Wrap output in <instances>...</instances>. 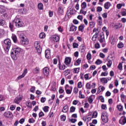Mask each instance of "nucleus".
I'll return each mask as SVG.
<instances>
[{
    "label": "nucleus",
    "mask_w": 126,
    "mask_h": 126,
    "mask_svg": "<svg viewBox=\"0 0 126 126\" xmlns=\"http://www.w3.org/2000/svg\"><path fill=\"white\" fill-rule=\"evenodd\" d=\"M23 50H22L20 47L18 46H14L11 52V58H12V55H14V56H15L14 58V60H17V57L20 55V53L23 52Z\"/></svg>",
    "instance_id": "obj_1"
},
{
    "label": "nucleus",
    "mask_w": 126,
    "mask_h": 126,
    "mask_svg": "<svg viewBox=\"0 0 126 126\" xmlns=\"http://www.w3.org/2000/svg\"><path fill=\"white\" fill-rule=\"evenodd\" d=\"M4 50L6 52H8L10 47H11V40L9 39H6L4 40Z\"/></svg>",
    "instance_id": "obj_2"
},
{
    "label": "nucleus",
    "mask_w": 126,
    "mask_h": 126,
    "mask_svg": "<svg viewBox=\"0 0 126 126\" xmlns=\"http://www.w3.org/2000/svg\"><path fill=\"white\" fill-rule=\"evenodd\" d=\"M20 38L21 39V43L22 44V45H28V44H29V40L25 37L24 33H22L20 34Z\"/></svg>",
    "instance_id": "obj_3"
},
{
    "label": "nucleus",
    "mask_w": 126,
    "mask_h": 126,
    "mask_svg": "<svg viewBox=\"0 0 126 126\" xmlns=\"http://www.w3.org/2000/svg\"><path fill=\"white\" fill-rule=\"evenodd\" d=\"M14 23H15V26L17 27L18 28H19L20 27H22V22L20 20V19L18 18H15L14 20Z\"/></svg>",
    "instance_id": "obj_4"
},
{
    "label": "nucleus",
    "mask_w": 126,
    "mask_h": 126,
    "mask_svg": "<svg viewBox=\"0 0 126 126\" xmlns=\"http://www.w3.org/2000/svg\"><path fill=\"white\" fill-rule=\"evenodd\" d=\"M34 47L38 54H40L42 52V48L40 47V41H35L34 42Z\"/></svg>",
    "instance_id": "obj_5"
},
{
    "label": "nucleus",
    "mask_w": 126,
    "mask_h": 126,
    "mask_svg": "<svg viewBox=\"0 0 126 126\" xmlns=\"http://www.w3.org/2000/svg\"><path fill=\"white\" fill-rule=\"evenodd\" d=\"M101 119L103 123H108V122H109V116L108 115V113L106 112L103 113L101 115Z\"/></svg>",
    "instance_id": "obj_6"
},
{
    "label": "nucleus",
    "mask_w": 126,
    "mask_h": 126,
    "mask_svg": "<svg viewBox=\"0 0 126 126\" xmlns=\"http://www.w3.org/2000/svg\"><path fill=\"white\" fill-rule=\"evenodd\" d=\"M59 63L58 64V67L60 70H64L65 69V64L64 63H61V61L60 60V57L58 56Z\"/></svg>",
    "instance_id": "obj_7"
},
{
    "label": "nucleus",
    "mask_w": 126,
    "mask_h": 126,
    "mask_svg": "<svg viewBox=\"0 0 126 126\" xmlns=\"http://www.w3.org/2000/svg\"><path fill=\"white\" fill-rule=\"evenodd\" d=\"M50 73V69L48 67H45L43 69V74L44 76H48Z\"/></svg>",
    "instance_id": "obj_8"
},
{
    "label": "nucleus",
    "mask_w": 126,
    "mask_h": 126,
    "mask_svg": "<svg viewBox=\"0 0 126 126\" xmlns=\"http://www.w3.org/2000/svg\"><path fill=\"white\" fill-rule=\"evenodd\" d=\"M3 116L5 118H13V114L10 112H5Z\"/></svg>",
    "instance_id": "obj_9"
},
{
    "label": "nucleus",
    "mask_w": 126,
    "mask_h": 126,
    "mask_svg": "<svg viewBox=\"0 0 126 126\" xmlns=\"http://www.w3.org/2000/svg\"><path fill=\"white\" fill-rule=\"evenodd\" d=\"M70 63H71V58L70 57H67L65 58L64 60V63L66 65H68L70 64Z\"/></svg>",
    "instance_id": "obj_10"
},
{
    "label": "nucleus",
    "mask_w": 126,
    "mask_h": 126,
    "mask_svg": "<svg viewBox=\"0 0 126 126\" xmlns=\"http://www.w3.org/2000/svg\"><path fill=\"white\" fill-rule=\"evenodd\" d=\"M58 14L59 15H63V8L62 6H59L58 9Z\"/></svg>",
    "instance_id": "obj_11"
},
{
    "label": "nucleus",
    "mask_w": 126,
    "mask_h": 126,
    "mask_svg": "<svg viewBox=\"0 0 126 126\" xmlns=\"http://www.w3.org/2000/svg\"><path fill=\"white\" fill-rule=\"evenodd\" d=\"M46 59H50L51 58V51L49 50H46L45 52Z\"/></svg>",
    "instance_id": "obj_12"
},
{
    "label": "nucleus",
    "mask_w": 126,
    "mask_h": 126,
    "mask_svg": "<svg viewBox=\"0 0 126 126\" xmlns=\"http://www.w3.org/2000/svg\"><path fill=\"white\" fill-rule=\"evenodd\" d=\"M21 100H22V97L18 96L15 98V99L14 100V102L16 104H19V103H20V102H21Z\"/></svg>",
    "instance_id": "obj_13"
},
{
    "label": "nucleus",
    "mask_w": 126,
    "mask_h": 126,
    "mask_svg": "<svg viewBox=\"0 0 126 126\" xmlns=\"http://www.w3.org/2000/svg\"><path fill=\"white\" fill-rule=\"evenodd\" d=\"M119 124H121V125H125V124H126V117H122L121 119L119 120Z\"/></svg>",
    "instance_id": "obj_14"
},
{
    "label": "nucleus",
    "mask_w": 126,
    "mask_h": 126,
    "mask_svg": "<svg viewBox=\"0 0 126 126\" xmlns=\"http://www.w3.org/2000/svg\"><path fill=\"white\" fill-rule=\"evenodd\" d=\"M52 40L54 42H59L60 41V36L57 35H53L52 36Z\"/></svg>",
    "instance_id": "obj_15"
},
{
    "label": "nucleus",
    "mask_w": 126,
    "mask_h": 126,
    "mask_svg": "<svg viewBox=\"0 0 126 126\" xmlns=\"http://www.w3.org/2000/svg\"><path fill=\"white\" fill-rule=\"evenodd\" d=\"M68 87H69L68 86V85H66L65 86V92H66V94H71V90L68 89Z\"/></svg>",
    "instance_id": "obj_16"
},
{
    "label": "nucleus",
    "mask_w": 126,
    "mask_h": 126,
    "mask_svg": "<svg viewBox=\"0 0 126 126\" xmlns=\"http://www.w3.org/2000/svg\"><path fill=\"white\" fill-rule=\"evenodd\" d=\"M32 72L34 74H38L40 72V68L38 67H36L33 70H32Z\"/></svg>",
    "instance_id": "obj_17"
},
{
    "label": "nucleus",
    "mask_w": 126,
    "mask_h": 126,
    "mask_svg": "<svg viewBox=\"0 0 126 126\" xmlns=\"http://www.w3.org/2000/svg\"><path fill=\"white\" fill-rule=\"evenodd\" d=\"M111 6V3L110 2H107L104 4V8L105 9H109Z\"/></svg>",
    "instance_id": "obj_18"
},
{
    "label": "nucleus",
    "mask_w": 126,
    "mask_h": 126,
    "mask_svg": "<svg viewBox=\"0 0 126 126\" xmlns=\"http://www.w3.org/2000/svg\"><path fill=\"white\" fill-rule=\"evenodd\" d=\"M11 38L14 43H17L18 42L17 36L15 34H12Z\"/></svg>",
    "instance_id": "obj_19"
},
{
    "label": "nucleus",
    "mask_w": 126,
    "mask_h": 126,
    "mask_svg": "<svg viewBox=\"0 0 126 126\" xmlns=\"http://www.w3.org/2000/svg\"><path fill=\"white\" fill-rule=\"evenodd\" d=\"M85 28V26L84 25V24H81L78 28L79 31L83 32V31H84V29Z\"/></svg>",
    "instance_id": "obj_20"
},
{
    "label": "nucleus",
    "mask_w": 126,
    "mask_h": 126,
    "mask_svg": "<svg viewBox=\"0 0 126 126\" xmlns=\"http://www.w3.org/2000/svg\"><path fill=\"white\" fill-rule=\"evenodd\" d=\"M104 90H105V87L100 86L98 88L97 93H100V92L104 91Z\"/></svg>",
    "instance_id": "obj_21"
},
{
    "label": "nucleus",
    "mask_w": 126,
    "mask_h": 126,
    "mask_svg": "<svg viewBox=\"0 0 126 126\" xmlns=\"http://www.w3.org/2000/svg\"><path fill=\"white\" fill-rule=\"evenodd\" d=\"M68 111V106L67 105H65L62 109V112H63V113H67Z\"/></svg>",
    "instance_id": "obj_22"
},
{
    "label": "nucleus",
    "mask_w": 126,
    "mask_h": 126,
    "mask_svg": "<svg viewBox=\"0 0 126 126\" xmlns=\"http://www.w3.org/2000/svg\"><path fill=\"white\" fill-rule=\"evenodd\" d=\"M6 10L5 9V7L3 6H0V12L1 13H4Z\"/></svg>",
    "instance_id": "obj_23"
},
{
    "label": "nucleus",
    "mask_w": 126,
    "mask_h": 126,
    "mask_svg": "<svg viewBox=\"0 0 126 126\" xmlns=\"http://www.w3.org/2000/svg\"><path fill=\"white\" fill-rule=\"evenodd\" d=\"M77 27L72 25L70 28V31H76Z\"/></svg>",
    "instance_id": "obj_24"
},
{
    "label": "nucleus",
    "mask_w": 126,
    "mask_h": 126,
    "mask_svg": "<svg viewBox=\"0 0 126 126\" xmlns=\"http://www.w3.org/2000/svg\"><path fill=\"white\" fill-rule=\"evenodd\" d=\"M38 8L40 10H42V9H44V5H43V3H39L38 4Z\"/></svg>",
    "instance_id": "obj_25"
},
{
    "label": "nucleus",
    "mask_w": 126,
    "mask_h": 126,
    "mask_svg": "<svg viewBox=\"0 0 126 126\" xmlns=\"http://www.w3.org/2000/svg\"><path fill=\"white\" fill-rule=\"evenodd\" d=\"M89 26L91 28L95 27V22L92 21L89 22Z\"/></svg>",
    "instance_id": "obj_26"
},
{
    "label": "nucleus",
    "mask_w": 126,
    "mask_h": 126,
    "mask_svg": "<svg viewBox=\"0 0 126 126\" xmlns=\"http://www.w3.org/2000/svg\"><path fill=\"white\" fill-rule=\"evenodd\" d=\"M120 97L121 98V101L123 102V103H124V102H125V100L126 99V95H125V94L122 93L120 95Z\"/></svg>",
    "instance_id": "obj_27"
},
{
    "label": "nucleus",
    "mask_w": 126,
    "mask_h": 126,
    "mask_svg": "<svg viewBox=\"0 0 126 126\" xmlns=\"http://www.w3.org/2000/svg\"><path fill=\"white\" fill-rule=\"evenodd\" d=\"M79 98L80 99H84V98H85V95L82 94V92H81V91H79Z\"/></svg>",
    "instance_id": "obj_28"
},
{
    "label": "nucleus",
    "mask_w": 126,
    "mask_h": 126,
    "mask_svg": "<svg viewBox=\"0 0 126 126\" xmlns=\"http://www.w3.org/2000/svg\"><path fill=\"white\" fill-rule=\"evenodd\" d=\"M97 37H98V33H95V34L94 35H93V36L92 37V41L94 42V41H95L96 40H97Z\"/></svg>",
    "instance_id": "obj_29"
},
{
    "label": "nucleus",
    "mask_w": 126,
    "mask_h": 126,
    "mask_svg": "<svg viewBox=\"0 0 126 126\" xmlns=\"http://www.w3.org/2000/svg\"><path fill=\"white\" fill-rule=\"evenodd\" d=\"M100 81L102 83H107L108 82V80L107 79V78H102L100 79Z\"/></svg>",
    "instance_id": "obj_30"
},
{
    "label": "nucleus",
    "mask_w": 126,
    "mask_h": 126,
    "mask_svg": "<svg viewBox=\"0 0 126 126\" xmlns=\"http://www.w3.org/2000/svg\"><path fill=\"white\" fill-rule=\"evenodd\" d=\"M97 22L99 25H101V24L103 23V20L102 19V17L101 16H98V20H97Z\"/></svg>",
    "instance_id": "obj_31"
},
{
    "label": "nucleus",
    "mask_w": 126,
    "mask_h": 126,
    "mask_svg": "<svg viewBox=\"0 0 126 126\" xmlns=\"http://www.w3.org/2000/svg\"><path fill=\"white\" fill-rule=\"evenodd\" d=\"M46 37V34L44 32H41L39 34V38L40 39H44Z\"/></svg>",
    "instance_id": "obj_32"
},
{
    "label": "nucleus",
    "mask_w": 126,
    "mask_h": 126,
    "mask_svg": "<svg viewBox=\"0 0 126 126\" xmlns=\"http://www.w3.org/2000/svg\"><path fill=\"white\" fill-rule=\"evenodd\" d=\"M49 109H50L49 106H45L43 108V111L45 112V113H48L49 112Z\"/></svg>",
    "instance_id": "obj_33"
},
{
    "label": "nucleus",
    "mask_w": 126,
    "mask_h": 126,
    "mask_svg": "<svg viewBox=\"0 0 126 126\" xmlns=\"http://www.w3.org/2000/svg\"><path fill=\"white\" fill-rule=\"evenodd\" d=\"M9 27L11 30V31H12V30H13V27H14V26H13V23L12 22H9Z\"/></svg>",
    "instance_id": "obj_34"
},
{
    "label": "nucleus",
    "mask_w": 126,
    "mask_h": 126,
    "mask_svg": "<svg viewBox=\"0 0 126 126\" xmlns=\"http://www.w3.org/2000/svg\"><path fill=\"white\" fill-rule=\"evenodd\" d=\"M86 6H87V4L85 2H83V3H82L81 4L82 9H85V8H86Z\"/></svg>",
    "instance_id": "obj_35"
},
{
    "label": "nucleus",
    "mask_w": 126,
    "mask_h": 126,
    "mask_svg": "<svg viewBox=\"0 0 126 126\" xmlns=\"http://www.w3.org/2000/svg\"><path fill=\"white\" fill-rule=\"evenodd\" d=\"M97 116H98V113H97V112L95 111L93 113L92 118L94 119V118H97Z\"/></svg>",
    "instance_id": "obj_36"
},
{
    "label": "nucleus",
    "mask_w": 126,
    "mask_h": 126,
    "mask_svg": "<svg viewBox=\"0 0 126 126\" xmlns=\"http://www.w3.org/2000/svg\"><path fill=\"white\" fill-rule=\"evenodd\" d=\"M109 74V72L108 71L102 72L100 74V76H107Z\"/></svg>",
    "instance_id": "obj_37"
},
{
    "label": "nucleus",
    "mask_w": 126,
    "mask_h": 126,
    "mask_svg": "<svg viewBox=\"0 0 126 126\" xmlns=\"http://www.w3.org/2000/svg\"><path fill=\"white\" fill-rule=\"evenodd\" d=\"M86 87L87 89H91V82L86 84Z\"/></svg>",
    "instance_id": "obj_38"
},
{
    "label": "nucleus",
    "mask_w": 126,
    "mask_h": 126,
    "mask_svg": "<svg viewBox=\"0 0 126 126\" xmlns=\"http://www.w3.org/2000/svg\"><path fill=\"white\" fill-rule=\"evenodd\" d=\"M75 107L74 106H71L70 108V113H73L74 112H75Z\"/></svg>",
    "instance_id": "obj_39"
},
{
    "label": "nucleus",
    "mask_w": 126,
    "mask_h": 126,
    "mask_svg": "<svg viewBox=\"0 0 126 126\" xmlns=\"http://www.w3.org/2000/svg\"><path fill=\"white\" fill-rule=\"evenodd\" d=\"M121 14H122V16H126V9H122Z\"/></svg>",
    "instance_id": "obj_40"
},
{
    "label": "nucleus",
    "mask_w": 126,
    "mask_h": 126,
    "mask_svg": "<svg viewBox=\"0 0 126 126\" xmlns=\"http://www.w3.org/2000/svg\"><path fill=\"white\" fill-rule=\"evenodd\" d=\"M5 24V21L4 20H0V26H3Z\"/></svg>",
    "instance_id": "obj_41"
},
{
    "label": "nucleus",
    "mask_w": 126,
    "mask_h": 126,
    "mask_svg": "<svg viewBox=\"0 0 126 126\" xmlns=\"http://www.w3.org/2000/svg\"><path fill=\"white\" fill-rule=\"evenodd\" d=\"M80 13L83 14L84 15H86V14L87 13V11H84L83 9H81L80 11Z\"/></svg>",
    "instance_id": "obj_42"
},
{
    "label": "nucleus",
    "mask_w": 126,
    "mask_h": 126,
    "mask_svg": "<svg viewBox=\"0 0 126 126\" xmlns=\"http://www.w3.org/2000/svg\"><path fill=\"white\" fill-rule=\"evenodd\" d=\"M117 108L119 111H123V107L122 105H117Z\"/></svg>",
    "instance_id": "obj_43"
},
{
    "label": "nucleus",
    "mask_w": 126,
    "mask_h": 126,
    "mask_svg": "<svg viewBox=\"0 0 126 126\" xmlns=\"http://www.w3.org/2000/svg\"><path fill=\"white\" fill-rule=\"evenodd\" d=\"M118 68L119 70H122L123 69V64L122 63H120L118 65Z\"/></svg>",
    "instance_id": "obj_44"
},
{
    "label": "nucleus",
    "mask_w": 126,
    "mask_h": 126,
    "mask_svg": "<svg viewBox=\"0 0 126 126\" xmlns=\"http://www.w3.org/2000/svg\"><path fill=\"white\" fill-rule=\"evenodd\" d=\"M59 92L60 94H62V93L64 92V90L63 89V87H60Z\"/></svg>",
    "instance_id": "obj_45"
},
{
    "label": "nucleus",
    "mask_w": 126,
    "mask_h": 126,
    "mask_svg": "<svg viewBox=\"0 0 126 126\" xmlns=\"http://www.w3.org/2000/svg\"><path fill=\"white\" fill-rule=\"evenodd\" d=\"M107 65L108 67H111L112 66V61H108V63H107Z\"/></svg>",
    "instance_id": "obj_46"
},
{
    "label": "nucleus",
    "mask_w": 126,
    "mask_h": 126,
    "mask_svg": "<svg viewBox=\"0 0 126 126\" xmlns=\"http://www.w3.org/2000/svg\"><path fill=\"white\" fill-rule=\"evenodd\" d=\"M95 64H101L102 63V61L100 60L99 59H98L96 61L95 63Z\"/></svg>",
    "instance_id": "obj_47"
},
{
    "label": "nucleus",
    "mask_w": 126,
    "mask_h": 126,
    "mask_svg": "<svg viewBox=\"0 0 126 126\" xmlns=\"http://www.w3.org/2000/svg\"><path fill=\"white\" fill-rule=\"evenodd\" d=\"M91 57H92V55H91V54L88 53V54L87 55V60L88 61H90V60H91Z\"/></svg>",
    "instance_id": "obj_48"
},
{
    "label": "nucleus",
    "mask_w": 126,
    "mask_h": 126,
    "mask_svg": "<svg viewBox=\"0 0 126 126\" xmlns=\"http://www.w3.org/2000/svg\"><path fill=\"white\" fill-rule=\"evenodd\" d=\"M115 27L118 29V28H121L123 27V25L121 23H119L118 25H115Z\"/></svg>",
    "instance_id": "obj_49"
},
{
    "label": "nucleus",
    "mask_w": 126,
    "mask_h": 126,
    "mask_svg": "<svg viewBox=\"0 0 126 126\" xmlns=\"http://www.w3.org/2000/svg\"><path fill=\"white\" fill-rule=\"evenodd\" d=\"M91 114H89L86 116L87 120H88V122H90L91 121Z\"/></svg>",
    "instance_id": "obj_50"
},
{
    "label": "nucleus",
    "mask_w": 126,
    "mask_h": 126,
    "mask_svg": "<svg viewBox=\"0 0 126 126\" xmlns=\"http://www.w3.org/2000/svg\"><path fill=\"white\" fill-rule=\"evenodd\" d=\"M99 99L100 101H101L102 103H104L105 102V99L104 98V97L102 95L99 96Z\"/></svg>",
    "instance_id": "obj_51"
},
{
    "label": "nucleus",
    "mask_w": 126,
    "mask_h": 126,
    "mask_svg": "<svg viewBox=\"0 0 126 126\" xmlns=\"http://www.w3.org/2000/svg\"><path fill=\"white\" fill-rule=\"evenodd\" d=\"M124 47V43L122 42L119 43L118 44V48H119V49H121Z\"/></svg>",
    "instance_id": "obj_52"
},
{
    "label": "nucleus",
    "mask_w": 126,
    "mask_h": 126,
    "mask_svg": "<svg viewBox=\"0 0 126 126\" xmlns=\"http://www.w3.org/2000/svg\"><path fill=\"white\" fill-rule=\"evenodd\" d=\"M53 15H54V12L50 10L49 11V17H53Z\"/></svg>",
    "instance_id": "obj_53"
},
{
    "label": "nucleus",
    "mask_w": 126,
    "mask_h": 126,
    "mask_svg": "<svg viewBox=\"0 0 126 126\" xmlns=\"http://www.w3.org/2000/svg\"><path fill=\"white\" fill-rule=\"evenodd\" d=\"M80 68H75L74 69V71L75 73H78L79 72Z\"/></svg>",
    "instance_id": "obj_54"
},
{
    "label": "nucleus",
    "mask_w": 126,
    "mask_h": 126,
    "mask_svg": "<svg viewBox=\"0 0 126 126\" xmlns=\"http://www.w3.org/2000/svg\"><path fill=\"white\" fill-rule=\"evenodd\" d=\"M39 118H42V117H44V116H45V115L44 114V113L42 111L40 112L39 113Z\"/></svg>",
    "instance_id": "obj_55"
},
{
    "label": "nucleus",
    "mask_w": 126,
    "mask_h": 126,
    "mask_svg": "<svg viewBox=\"0 0 126 126\" xmlns=\"http://www.w3.org/2000/svg\"><path fill=\"white\" fill-rule=\"evenodd\" d=\"M122 6H123V4L119 3L117 5V8L118 9H121L122 8Z\"/></svg>",
    "instance_id": "obj_56"
},
{
    "label": "nucleus",
    "mask_w": 126,
    "mask_h": 126,
    "mask_svg": "<svg viewBox=\"0 0 126 126\" xmlns=\"http://www.w3.org/2000/svg\"><path fill=\"white\" fill-rule=\"evenodd\" d=\"M51 91H56V86L55 85L51 86Z\"/></svg>",
    "instance_id": "obj_57"
},
{
    "label": "nucleus",
    "mask_w": 126,
    "mask_h": 126,
    "mask_svg": "<svg viewBox=\"0 0 126 126\" xmlns=\"http://www.w3.org/2000/svg\"><path fill=\"white\" fill-rule=\"evenodd\" d=\"M66 119V117H65V116L62 115L61 116V121H63V122H64V121H65Z\"/></svg>",
    "instance_id": "obj_58"
},
{
    "label": "nucleus",
    "mask_w": 126,
    "mask_h": 126,
    "mask_svg": "<svg viewBox=\"0 0 126 126\" xmlns=\"http://www.w3.org/2000/svg\"><path fill=\"white\" fill-rule=\"evenodd\" d=\"M29 123H30L31 124V123L33 124V123H35V120H34V119H33V118H30V119H29Z\"/></svg>",
    "instance_id": "obj_59"
},
{
    "label": "nucleus",
    "mask_w": 126,
    "mask_h": 126,
    "mask_svg": "<svg viewBox=\"0 0 126 126\" xmlns=\"http://www.w3.org/2000/svg\"><path fill=\"white\" fill-rule=\"evenodd\" d=\"M86 49V47H85V45H84V44L82 45V48H81L82 52H85Z\"/></svg>",
    "instance_id": "obj_60"
},
{
    "label": "nucleus",
    "mask_w": 126,
    "mask_h": 126,
    "mask_svg": "<svg viewBox=\"0 0 126 126\" xmlns=\"http://www.w3.org/2000/svg\"><path fill=\"white\" fill-rule=\"evenodd\" d=\"M82 88V82H79L78 83V88Z\"/></svg>",
    "instance_id": "obj_61"
},
{
    "label": "nucleus",
    "mask_w": 126,
    "mask_h": 126,
    "mask_svg": "<svg viewBox=\"0 0 126 126\" xmlns=\"http://www.w3.org/2000/svg\"><path fill=\"white\" fill-rule=\"evenodd\" d=\"M30 91L32 93H34V92H35V87H32V88L30 89Z\"/></svg>",
    "instance_id": "obj_62"
},
{
    "label": "nucleus",
    "mask_w": 126,
    "mask_h": 126,
    "mask_svg": "<svg viewBox=\"0 0 126 126\" xmlns=\"http://www.w3.org/2000/svg\"><path fill=\"white\" fill-rule=\"evenodd\" d=\"M94 48L95 49H99L100 48V44L99 43H96L94 45Z\"/></svg>",
    "instance_id": "obj_63"
},
{
    "label": "nucleus",
    "mask_w": 126,
    "mask_h": 126,
    "mask_svg": "<svg viewBox=\"0 0 126 126\" xmlns=\"http://www.w3.org/2000/svg\"><path fill=\"white\" fill-rule=\"evenodd\" d=\"M102 16L103 18H107V13H104L103 14H102Z\"/></svg>",
    "instance_id": "obj_64"
}]
</instances>
